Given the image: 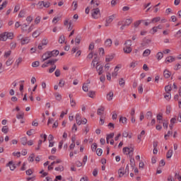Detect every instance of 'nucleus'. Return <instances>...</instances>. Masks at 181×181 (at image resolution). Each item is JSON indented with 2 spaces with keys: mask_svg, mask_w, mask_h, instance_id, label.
<instances>
[{
  "mask_svg": "<svg viewBox=\"0 0 181 181\" xmlns=\"http://www.w3.org/2000/svg\"><path fill=\"white\" fill-rule=\"evenodd\" d=\"M23 117H25V113H23V112L18 113L17 115H16V118L18 119H23Z\"/></svg>",
  "mask_w": 181,
  "mask_h": 181,
  "instance_id": "bb28decb",
  "label": "nucleus"
},
{
  "mask_svg": "<svg viewBox=\"0 0 181 181\" xmlns=\"http://www.w3.org/2000/svg\"><path fill=\"white\" fill-rule=\"evenodd\" d=\"M105 70L106 73H110L108 70H110V64L107 63L105 65Z\"/></svg>",
  "mask_w": 181,
  "mask_h": 181,
  "instance_id": "5fc2aeb1",
  "label": "nucleus"
},
{
  "mask_svg": "<svg viewBox=\"0 0 181 181\" xmlns=\"http://www.w3.org/2000/svg\"><path fill=\"white\" fill-rule=\"evenodd\" d=\"M96 153H97L98 156H101V155H103V149L98 148L96 150Z\"/></svg>",
  "mask_w": 181,
  "mask_h": 181,
  "instance_id": "49530a36",
  "label": "nucleus"
},
{
  "mask_svg": "<svg viewBox=\"0 0 181 181\" xmlns=\"http://www.w3.org/2000/svg\"><path fill=\"white\" fill-rule=\"evenodd\" d=\"M115 18V15H112L110 16L105 21V26H110V23H111V22H112L114 21V19Z\"/></svg>",
  "mask_w": 181,
  "mask_h": 181,
  "instance_id": "7ed1b4c3",
  "label": "nucleus"
},
{
  "mask_svg": "<svg viewBox=\"0 0 181 181\" xmlns=\"http://www.w3.org/2000/svg\"><path fill=\"white\" fill-rule=\"evenodd\" d=\"M173 155V149L168 150V151L167 152V154H166L167 159H170V158H172Z\"/></svg>",
  "mask_w": 181,
  "mask_h": 181,
  "instance_id": "4be33fe9",
  "label": "nucleus"
},
{
  "mask_svg": "<svg viewBox=\"0 0 181 181\" xmlns=\"http://www.w3.org/2000/svg\"><path fill=\"white\" fill-rule=\"evenodd\" d=\"M132 152H134V147H130L128 153H127V155L129 156V158H132Z\"/></svg>",
  "mask_w": 181,
  "mask_h": 181,
  "instance_id": "09e8293b",
  "label": "nucleus"
},
{
  "mask_svg": "<svg viewBox=\"0 0 181 181\" xmlns=\"http://www.w3.org/2000/svg\"><path fill=\"white\" fill-rule=\"evenodd\" d=\"M13 64V59L12 58H8V60L6 62V66H7V67H9V66H12Z\"/></svg>",
  "mask_w": 181,
  "mask_h": 181,
  "instance_id": "6ab92c4d",
  "label": "nucleus"
},
{
  "mask_svg": "<svg viewBox=\"0 0 181 181\" xmlns=\"http://www.w3.org/2000/svg\"><path fill=\"white\" fill-rule=\"evenodd\" d=\"M130 165L132 168H135V159L133 158L132 157H130Z\"/></svg>",
  "mask_w": 181,
  "mask_h": 181,
  "instance_id": "f704fd0d",
  "label": "nucleus"
},
{
  "mask_svg": "<svg viewBox=\"0 0 181 181\" xmlns=\"http://www.w3.org/2000/svg\"><path fill=\"white\" fill-rule=\"evenodd\" d=\"M159 21H160V17H156V18H153L152 20H151V22L153 23H156L158 22H159Z\"/></svg>",
  "mask_w": 181,
  "mask_h": 181,
  "instance_id": "a18cd8bd",
  "label": "nucleus"
},
{
  "mask_svg": "<svg viewBox=\"0 0 181 181\" xmlns=\"http://www.w3.org/2000/svg\"><path fill=\"white\" fill-rule=\"evenodd\" d=\"M112 59H114L113 56H107V57H106L105 62L109 63V62H111V60H112Z\"/></svg>",
  "mask_w": 181,
  "mask_h": 181,
  "instance_id": "8fccbe9b",
  "label": "nucleus"
},
{
  "mask_svg": "<svg viewBox=\"0 0 181 181\" xmlns=\"http://www.w3.org/2000/svg\"><path fill=\"white\" fill-rule=\"evenodd\" d=\"M40 62L39 61H35L32 63V67H39Z\"/></svg>",
  "mask_w": 181,
  "mask_h": 181,
  "instance_id": "de8ad7c7",
  "label": "nucleus"
},
{
  "mask_svg": "<svg viewBox=\"0 0 181 181\" xmlns=\"http://www.w3.org/2000/svg\"><path fill=\"white\" fill-rule=\"evenodd\" d=\"M64 40H66L64 35H61L59 38V43H60L62 45V44H63Z\"/></svg>",
  "mask_w": 181,
  "mask_h": 181,
  "instance_id": "e433bc0d",
  "label": "nucleus"
},
{
  "mask_svg": "<svg viewBox=\"0 0 181 181\" xmlns=\"http://www.w3.org/2000/svg\"><path fill=\"white\" fill-rule=\"evenodd\" d=\"M51 57L52 56L50 54V51H48L42 56V62H46V60H49V59H50Z\"/></svg>",
  "mask_w": 181,
  "mask_h": 181,
  "instance_id": "20e7f679",
  "label": "nucleus"
},
{
  "mask_svg": "<svg viewBox=\"0 0 181 181\" xmlns=\"http://www.w3.org/2000/svg\"><path fill=\"white\" fill-rule=\"evenodd\" d=\"M119 86L124 87V86H125V80H124V78H120L119 81Z\"/></svg>",
  "mask_w": 181,
  "mask_h": 181,
  "instance_id": "37998d69",
  "label": "nucleus"
},
{
  "mask_svg": "<svg viewBox=\"0 0 181 181\" xmlns=\"http://www.w3.org/2000/svg\"><path fill=\"white\" fill-rule=\"evenodd\" d=\"M125 171H124V168H120L119 170H118V174H119V177H122V175H125Z\"/></svg>",
  "mask_w": 181,
  "mask_h": 181,
  "instance_id": "a211bd4d",
  "label": "nucleus"
},
{
  "mask_svg": "<svg viewBox=\"0 0 181 181\" xmlns=\"http://www.w3.org/2000/svg\"><path fill=\"white\" fill-rule=\"evenodd\" d=\"M55 170H57V172H63V170H64V167L63 165H59V167L55 168Z\"/></svg>",
  "mask_w": 181,
  "mask_h": 181,
  "instance_id": "473e14b6",
  "label": "nucleus"
},
{
  "mask_svg": "<svg viewBox=\"0 0 181 181\" xmlns=\"http://www.w3.org/2000/svg\"><path fill=\"white\" fill-rule=\"evenodd\" d=\"M99 5L100 4L98 3H95L94 0H91L89 7H90V9H92V11H94V9L98 8Z\"/></svg>",
  "mask_w": 181,
  "mask_h": 181,
  "instance_id": "6e6552de",
  "label": "nucleus"
},
{
  "mask_svg": "<svg viewBox=\"0 0 181 181\" xmlns=\"http://www.w3.org/2000/svg\"><path fill=\"white\" fill-rule=\"evenodd\" d=\"M113 97H114V93H112V91H110V93H108L107 94V100L108 101H111V100H112Z\"/></svg>",
  "mask_w": 181,
  "mask_h": 181,
  "instance_id": "412c9836",
  "label": "nucleus"
},
{
  "mask_svg": "<svg viewBox=\"0 0 181 181\" xmlns=\"http://www.w3.org/2000/svg\"><path fill=\"white\" fill-rule=\"evenodd\" d=\"M59 50L57 49H55V50H53V51H49V54H51V57H56L57 56H59Z\"/></svg>",
  "mask_w": 181,
  "mask_h": 181,
  "instance_id": "ddd939ff",
  "label": "nucleus"
},
{
  "mask_svg": "<svg viewBox=\"0 0 181 181\" xmlns=\"http://www.w3.org/2000/svg\"><path fill=\"white\" fill-rule=\"evenodd\" d=\"M38 5H40V6H41V8H49L50 6V2L49 1H40L38 3Z\"/></svg>",
  "mask_w": 181,
  "mask_h": 181,
  "instance_id": "423d86ee",
  "label": "nucleus"
},
{
  "mask_svg": "<svg viewBox=\"0 0 181 181\" xmlns=\"http://www.w3.org/2000/svg\"><path fill=\"white\" fill-rule=\"evenodd\" d=\"M39 35H40V33H39V31H35L33 33V37H37L39 36Z\"/></svg>",
  "mask_w": 181,
  "mask_h": 181,
  "instance_id": "680f3d73",
  "label": "nucleus"
},
{
  "mask_svg": "<svg viewBox=\"0 0 181 181\" xmlns=\"http://www.w3.org/2000/svg\"><path fill=\"white\" fill-rule=\"evenodd\" d=\"M91 150L93 152H95L97 151V143H93L91 146Z\"/></svg>",
  "mask_w": 181,
  "mask_h": 181,
  "instance_id": "a19ab883",
  "label": "nucleus"
},
{
  "mask_svg": "<svg viewBox=\"0 0 181 181\" xmlns=\"http://www.w3.org/2000/svg\"><path fill=\"white\" fill-rule=\"evenodd\" d=\"M25 173H26L27 176H30V175H33V170H32V169H28L25 171Z\"/></svg>",
  "mask_w": 181,
  "mask_h": 181,
  "instance_id": "c03bdc74",
  "label": "nucleus"
},
{
  "mask_svg": "<svg viewBox=\"0 0 181 181\" xmlns=\"http://www.w3.org/2000/svg\"><path fill=\"white\" fill-rule=\"evenodd\" d=\"M80 42H81V37L80 35H77L75 38L76 45H80Z\"/></svg>",
  "mask_w": 181,
  "mask_h": 181,
  "instance_id": "c85d7f7f",
  "label": "nucleus"
},
{
  "mask_svg": "<svg viewBox=\"0 0 181 181\" xmlns=\"http://www.w3.org/2000/svg\"><path fill=\"white\" fill-rule=\"evenodd\" d=\"M22 57H18V59H16L15 64H14V69H18V67H19V64H21V63H22Z\"/></svg>",
  "mask_w": 181,
  "mask_h": 181,
  "instance_id": "9b49d317",
  "label": "nucleus"
},
{
  "mask_svg": "<svg viewBox=\"0 0 181 181\" xmlns=\"http://www.w3.org/2000/svg\"><path fill=\"white\" fill-rule=\"evenodd\" d=\"M162 119H163L162 115L158 114V115H157V120H158V121H160V122H159V124H161V123H162V122H160V121H162Z\"/></svg>",
  "mask_w": 181,
  "mask_h": 181,
  "instance_id": "864d4df0",
  "label": "nucleus"
},
{
  "mask_svg": "<svg viewBox=\"0 0 181 181\" xmlns=\"http://www.w3.org/2000/svg\"><path fill=\"white\" fill-rule=\"evenodd\" d=\"M1 132L4 134H7L9 132V127H8V126H4L1 129Z\"/></svg>",
  "mask_w": 181,
  "mask_h": 181,
  "instance_id": "cd10ccee",
  "label": "nucleus"
},
{
  "mask_svg": "<svg viewBox=\"0 0 181 181\" xmlns=\"http://www.w3.org/2000/svg\"><path fill=\"white\" fill-rule=\"evenodd\" d=\"M165 90L166 93H169L170 91H172V86L171 85H168L165 87Z\"/></svg>",
  "mask_w": 181,
  "mask_h": 181,
  "instance_id": "58836bf2",
  "label": "nucleus"
},
{
  "mask_svg": "<svg viewBox=\"0 0 181 181\" xmlns=\"http://www.w3.org/2000/svg\"><path fill=\"white\" fill-rule=\"evenodd\" d=\"M164 98L166 100H170V93L167 92L166 95H164Z\"/></svg>",
  "mask_w": 181,
  "mask_h": 181,
  "instance_id": "052dcab7",
  "label": "nucleus"
},
{
  "mask_svg": "<svg viewBox=\"0 0 181 181\" xmlns=\"http://www.w3.org/2000/svg\"><path fill=\"white\" fill-rule=\"evenodd\" d=\"M131 23H132V18H127V19H126V21L124 22V25L126 26H129V25H131Z\"/></svg>",
  "mask_w": 181,
  "mask_h": 181,
  "instance_id": "c756f323",
  "label": "nucleus"
},
{
  "mask_svg": "<svg viewBox=\"0 0 181 181\" xmlns=\"http://www.w3.org/2000/svg\"><path fill=\"white\" fill-rule=\"evenodd\" d=\"M6 166H8L10 168V170H11L16 169V166H15V164H13V161H10L8 163L6 164Z\"/></svg>",
  "mask_w": 181,
  "mask_h": 181,
  "instance_id": "2eb2a0df",
  "label": "nucleus"
},
{
  "mask_svg": "<svg viewBox=\"0 0 181 181\" xmlns=\"http://www.w3.org/2000/svg\"><path fill=\"white\" fill-rule=\"evenodd\" d=\"M21 45H28L29 43V37H25L21 41Z\"/></svg>",
  "mask_w": 181,
  "mask_h": 181,
  "instance_id": "393cba45",
  "label": "nucleus"
},
{
  "mask_svg": "<svg viewBox=\"0 0 181 181\" xmlns=\"http://www.w3.org/2000/svg\"><path fill=\"white\" fill-rule=\"evenodd\" d=\"M146 117L147 119H151V118H152L153 117L152 112L151 111L147 112Z\"/></svg>",
  "mask_w": 181,
  "mask_h": 181,
  "instance_id": "ea45409f",
  "label": "nucleus"
},
{
  "mask_svg": "<svg viewBox=\"0 0 181 181\" xmlns=\"http://www.w3.org/2000/svg\"><path fill=\"white\" fill-rule=\"evenodd\" d=\"M64 84H66V81H64V79H60L58 84L59 87L63 88L64 87Z\"/></svg>",
  "mask_w": 181,
  "mask_h": 181,
  "instance_id": "a878e982",
  "label": "nucleus"
},
{
  "mask_svg": "<svg viewBox=\"0 0 181 181\" xmlns=\"http://www.w3.org/2000/svg\"><path fill=\"white\" fill-rule=\"evenodd\" d=\"M11 51L6 52L4 54V57H6V59H8V57L11 56Z\"/></svg>",
  "mask_w": 181,
  "mask_h": 181,
  "instance_id": "13d9d810",
  "label": "nucleus"
},
{
  "mask_svg": "<svg viewBox=\"0 0 181 181\" xmlns=\"http://www.w3.org/2000/svg\"><path fill=\"white\" fill-rule=\"evenodd\" d=\"M88 97H90V98H94V95H95V91H90L88 93Z\"/></svg>",
  "mask_w": 181,
  "mask_h": 181,
  "instance_id": "79ce46f5",
  "label": "nucleus"
},
{
  "mask_svg": "<svg viewBox=\"0 0 181 181\" xmlns=\"http://www.w3.org/2000/svg\"><path fill=\"white\" fill-rule=\"evenodd\" d=\"M13 33L9 32H4L0 34V41L2 40L3 42H6L8 39H13Z\"/></svg>",
  "mask_w": 181,
  "mask_h": 181,
  "instance_id": "f03ea898",
  "label": "nucleus"
},
{
  "mask_svg": "<svg viewBox=\"0 0 181 181\" xmlns=\"http://www.w3.org/2000/svg\"><path fill=\"white\" fill-rule=\"evenodd\" d=\"M151 54V49H147L143 52V57H148Z\"/></svg>",
  "mask_w": 181,
  "mask_h": 181,
  "instance_id": "b1692460",
  "label": "nucleus"
},
{
  "mask_svg": "<svg viewBox=\"0 0 181 181\" xmlns=\"http://www.w3.org/2000/svg\"><path fill=\"white\" fill-rule=\"evenodd\" d=\"M127 121H128L127 117H120L119 122H122L124 124H127Z\"/></svg>",
  "mask_w": 181,
  "mask_h": 181,
  "instance_id": "2f4dec72",
  "label": "nucleus"
},
{
  "mask_svg": "<svg viewBox=\"0 0 181 181\" xmlns=\"http://www.w3.org/2000/svg\"><path fill=\"white\" fill-rule=\"evenodd\" d=\"M71 107H76V100L74 99L70 100Z\"/></svg>",
  "mask_w": 181,
  "mask_h": 181,
  "instance_id": "bf43d9fd",
  "label": "nucleus"
},
{
  "mask_svg": "<svg viewBox=\"0 0 181 181\" xmlns=\"http://www.w3.org/2000/svg\"><path fill=\"white\" fill-rule=\"evenodd\" d=\"M175 60H176V58L170 56V57H167L165 59V63H173V62H175Z\"/></svg>",
  "mask_w": 181,
  "mask_h": 181,
  "instance_id": "f8f14e48",
  "label": "nucleus"
},
{
  "mask_svg": "<svg viewBox=\"0 0 181 181\" xmlns=\"http://www.w3.org/2000/svg\"><path fill=\"white\" fill-rule=\"evenodd\" d=\"M112 138H114V133L107 134L106 139H112Z\"/></svg>",
  "mask_w": 181,
  "mask_h": 181,
  "instance_id": "603ef678",
  "label": "nucleus"
},
{
  "mask_svg": "<svg viewBox=\"0 0 181 181\" xmlns=\"http://www.w3.org/2000/svg\"><path fill=\"white\" fill-rule=\"evenodd\" d=\"M35 23L37 25L38 23H40V17H37L35 20Z\"/></svg>",
  "mask_w": 181,
  "mask_h": 181,
  "instance_id": "774afa93",
  "label": "nucleus"
},
{
  "mask_svg": "<svg viewBox=\"0 0 181 181\" xmlns=\"http://www.w3.org/2000/svg\"><path fill=\"white\" fill-rule=\"evenodd\" d=\"M118 69H119L118 66H115L114 72L112 73V77H114L115 78V77L118 76Z\"/></svg>",
  "mask_w": 181,
  "mask_h": 181,
  "instance_id": "aec40b11",
  "label": "nucleus"
},
{
  "mask_svg": "<svg viewBox=\"0 0 181 181\" xmlns=\"http://www.w3.org/2000/svg\"><path fill=\"white\" fill-rule=\"evenodd\" d=\"M139 93L140 94H142V93H144V88L142 87V84H141L139 86Z\"/></svg>",
  "mask_w": 181,
  "mask_h": 181,
  "instance_id": "e2e57ef3",
  "label": "nucleus"
},
{
  "mask_svg": "<svg viewBox=\"0 0 181 181\" xmlns=\"http://www.w3.org/2000/svg\"><path fill=\"white\" fill-rule=\"evenodd\" d=\"M56 70V64H53L52 67L49 69V73H53Z\"/></svg>",
  "mask_w": 181,
  "mask_h": 181,
  "instance_id": "6e6d98bb",
  "label": "nucleus"
},
{
  "mask_svg": "<svg viewBox=\"0 0 181 181\" xmlns=\"http://www.w3.org/2000/svg\"><path fill=\"white\" fill-rule=\"evenodd\" d=\"M7 5H8V1H5L4 2H3V4L0 5V11H2L4 8H6Z\"/></svg>",
  "mask_w": 181,
  "mask_h": 181,
  "instance_id": "72a5a7b5",
  "label": "nucleus"
},
{
  "mask_svg": "<svg viewBox=\"0 0 181 181\" xmlns=\"http://www.w3.org/2000/svg\"><path fill=\"white\" fill-rule=\"evenodd\" d=\"M156 59L157 60H162V59H163V52H158L156 54Z\"/></svg>",
  "mask_w": 181,
  "mask_h": 181,
  "instance_id": "5701e85b",
  "label": "nucleus"
},
{
  "mask_svg": "<svg viewBox=\"0 0 181 181\" xmlns=\"http://www.w3.org/2000/svg\"><path fill=\"white\" fill-rule=\"evenodd\" d=\"M75 118H76V124L78 125H81V124H83V122L81 120V116H80L79 113L76 115Z\"/></svg>",
  "mask_w": 181,
  "mask_h": 181,
  "instance_id": "1a4fd4ad",
  "label": "nucleus"
},
{
  "mask_svg": "<svg viewBox=\"0 0 181 181\" xmlns=\"http://www.w3.org/2000/svg\"><path fill=\"white\" fill-rule=\"evenodd\" d=\"M26 28H28V25L27 24H23L21 25V29L23 32H26L27 29Z\"/></svg>",
  "mask_w": 181,
  "mask_h": 181,
  "instance_id": "4d7b16f0",
  "label": "nucleus"
},
{
  "mask_svg": "<svg viewBox=\"0 0 181 181\" xmlns=\"http://www.w3.org/2000/svg\"><path fill=\"white\" fill-rule=\"evenodd\" d=\"M105 110V107L101 106L100 108L98 109L97 114L98 115H103L104 114V111Z\"/></svg>",
  "mask_w": 181,
  "mask_h": 181,
  "instance_id": "dca6fc26",
  "label": "nucleus"
},
{
  "mask_svg": "<svg viewBox=\"0 0 181 181\" xmlns=\"http://www.w3.org/2000/svg\"><path fill=\"white\" fill-rule=\"evenodd\" d=\"M93 11L92 18H93V19H98V16L100 15V8H95Z\"/></svg>",
  "mask_w": 181,
  "mask_h": 181,
  "instance_id": "39448f33",
  "label": "nucleus"
},
{
  "mask_svg": "<svg viewBox=\"0 0 181 181\" xmlns=\"http://www.w3.org/2000/svg\"><path fill=\"white\" fill-rule=\"evenodd\" d=\"M112 45V40L111 39H107L105 42V45L106 47H110V46Z\"/></svg>",
  "mask_w": 181,
  "mask_h": 181,
  "instance_id": "f3484780",
  "label": "nucleus"
},
{
  "mask_svg": "<svg viewBox=\"0 0 181 181\" xmlns=\"http://www.w3.org/2000/svg\"><path fill=\"white\" fill-rule=\"evenodd\" d=\"M36 179V176H33V177H27V180L28 181H30V180H32V181H35Z\"/></svg>",
  "mask_w": 181,
  "mask_h": 181,
  "instance_id": "338daca9",
  "label": "nucleus"
},
{
  "mask_svg": "<svg viewBox=\"0 0 181 181\" xmlns=\"http://www.w3.org/2000/svg\"><path fill=\"white\" fill-rule=\"evenodd\" d=\"M21 144L25 146V145H28V138L23 137L21 139Z\"/></svg>",
  "mask_w": 181,
  "mask_h": 181,
  "instance_id": "7c9ffc66",
  "label": "nucleus"
},
{
  "mask_svg": "<svg viewBox=\"0 0 181 181\" xmlns=\"http://www.w3.org/2000/svg\"><path fill=\"white\" fill-rule=\"evenodd\" d=\"M88 84H90V81H88V83H83L82 86V90L85 91V93H87V91H88Z\"/></svg>",
  "mask_w": 181,
  "mask_h": 181,
  "instance_id": "4468645a",
  "label": "nucleus"
},
{
  "mask_svg": "<svg viewBox=\"0 0 181 181\" xmlns=\"http://www.w3.org/2000/svg\"><path fill=\"white\" fill-rule=\"evenodd\" d=\"M124 45L125 47L123 48L124 52L126 53V54H129V53L132 52V48L131 47V46H132V41L131 40H127L124 42Z\"/></svg>",
  "mask_w": 181,
  "mask_h": 181,
  "instance_id": "f257e3e1",
  "label": "nucleus"
},
{
  "mask_svg": "<svg viewBox=\"0 0 181 181\" xmlns=\"http://www.w3.org/2000/svg\"><path fill=\"white\" fill-rule=\"evenodd\" d=\"M55 98L57 100V101H62V95H60V93H55Z\"/></svg>",
  "mask_w": 181,
  "mask_h": 181,
  "instance_id": "4c0bfd02",
  "label": "nucleus"
},
{
  "mask_svg": "<svg viewBox=\"0 0 181 181\" xmlns=\"http://www.w3.org/2000/svg\"><path fill=\"white\" fill-rule=\"evenodd\" d=\"M106 77H107V80H108L109 81H111V73L107 72Z\"/></svg>",
  "mask_w": 181,
  "mask_h": 181,
  "instance_id": "69168bd1",
  "label": "nucleus"
},
{
  "mask_svg": "<svg viewBox=\"0 0 181 181\" xmlns=\"http://www.w3.org/2000/svg\"><path fill=\"white\" fill-rule=\"evenodd\" d=\"M96 71H98L99 76H101V74L104 73L103 66L98 64V62L96 63Z\"/></svg>",
  "mask_w": 181,
  "mask_h": 181,
  "instance_id": "0eeeda50",
  "label": "nucleus"
},
{
  "mask_svg": "<svg viewBox=\"0 0 181 181\" xmlns=\"http://www.w3.org/2000/svg\"><path fill=\"white\" fill-rule=\"evenodd\" d=\"M60 69H56L55 72H54V75L56 76V77H60Z\"/></svg>",
  "mask_w": 181,
  "mask_h": 181,
  "instance_id": "3c124183",
  "label": "nucleus"
},
{
  "mask_svg": "<svg viewBox=\"0 0 181 181\" xmlns=\"http://www.w3.org/2000/svg\"><path fill=\"white\" fill-rule=\"evenodd\" d=\"M170 76H172V72L169 71L168 69H165L163 71V77H165V78H169Z\"/></svg>",
  "mask_w": 181,
  "mask_h": 181,
  "instance_id": "9d476101",
  "label": "nucleus"
},
{
  "mask_svg": "<svg viewBox=\"0 0 181 181\" xmlns=\"http://www.w3.org/2000/svg\"><path fill=\"white\" fill-rule=\"evenodd\" d=\"M175 179H177L179 181H181V176H180V175H179V173H176L175 174Z\"/></svg>",
  "mask_w": 181,
  "mask_h": 181,
  "instance_id": "0e129e2a",
  "label": "nucleus"
},
{
  "mask_svg": "<svg viewBox=\"0 0 181 181\" xmlns=\"http://www.w3.org/2000/svg\"><path fill=\"white\" fill-rule=\"evenodd\" d=\"M28 160H29V162H33L35 160V153L30 154Z\"/></svg>",
  "mask_w": 181,
  "mask_h": 181,
  "instance_id": "c9c22d12",
  "label": "nucleus"
}]
</instances>
